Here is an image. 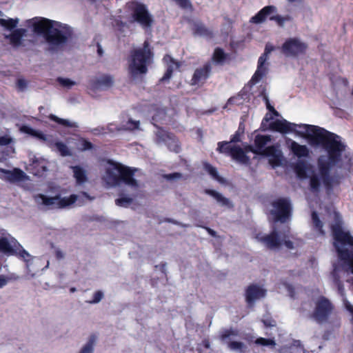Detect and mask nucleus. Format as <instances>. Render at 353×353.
<instances>
[{"label": "nucleus", "mask_w": 353, "mask_h": 353, "mask_svg": "<svg viewBox=\"0 0 353 353\" xmlns=\"http://www.w3.org/2000/svg\"><path fill=\"white\" fill-rule=\"evenodd\" d=\"M240 141V138H239V132H236L233 137L230 140V143H234V142H239Z\"/></svg>", "instance_id": "nucleus-59"}, {"label": "nucleus", "mask_w": 353, "mask_h": 353, "mask_svg": "<svg viewBox=\"0 0 353 353\" xmlns=\"http://www.w3.org/2000/svg\"><path fill=\"white\" fill-rule=\"evenodd\" d=\"M49 265H50V262H49V261H47V264H46V265L45 266V268H43V269H42V270H44L45 269L48 268Z\"/></svg>", "instance_id": "nucleus-63"}, {"label": "nucleus", "mask_w": 353, "mask_h": 353, "mask_svg": "<svg viewBox=\"0 0 353 353\" xmlns=\"http://www.w3.org/2000/svg\"><path fill=\"white\" fill-rule=\"evenodd\" d=\"M334 239V245L341 261L340 266H334L331 274V279L337 287L341 296L344 295V288L341 281L344 277L347 282L353 285V237L342 228L339 223L332 226Z\"/></svg>", "instance_id": "nucleus-2"}, {"label": "nucleus", "mask_w": 353, "mask_h": 353, "mask_svg": "<svg viewBox=\"0 0 353 353\" xmlns=\"http://www.w3.org/2000/svg\"><path fill=\"white\" fill-rule=\"evenodd\" d=\"M17 85L19 86V88L21 90H23L26 85H27V83H26V81L23 79H19L17 81Z\"/></svg>", "instance_id": "nucleus-57"}, {"label": "nucleus", "mask_w": 353, "mask_h": 353, "mask_svg": "<svg viewBox=\"0 0 353 353\" xmlns=\"http://www.w3.org/2000/svg\"><path fill=\"white\" fill-rule=\"evenodd\" d=\"M270 214L275 222H286L291 215V203L286 199H279L272 203Z\"/></svg>", "instance_id": "nucleus-9"}, {"label": "nucleus", "mask_w": 353, "mask_h": 353, "mask_svg": "<svg viewBox=\"0 0 353 353\" xmlns=\"http://www.w3.org/2000/svg\"><path fill=\"white\" fill-rule=\"evenodd\" d=\"M130 7L132 10V17L135 21L144 28L152 26L153 19L145 5L139 3H132Z\"/></svg>", "instance_id": "nucleus-12"}, {"label": "nucleus", "mask_w": 353, "mask_h": 353, "mask_svg": "<svg viewBox=\"0 0 353 353\" xmlns=\"http://www.w3.org/2000/svg\"><path fill=\"white\" fill-rule=\"evenodd\" d=\"M92 132L95 135L107 134L105 128L103 127L94 128L92 130Z\"/></svg>", "instance_id": "nucleus-51"}, {"label": "nucleus", "mask_w": 353, "mask_h": 353, "mask_svg": "<svg viewBox=\"0 0 353 353\" xmlns=\"http://www.w3.org/2000/svg\"><path fill=\"white\" fill-rule=\"evenodd\" d=\"M209 234L212 236H216V232L210 228H205Z\"/></svg>", "instance_id": "nucleus-60"}, {"label": "nucleus", "mask_w": 353, "mask_h": 353, "mask_svg": "<svg viewBox=\"0 0 353 353\" xmlns=\"http://www.w3.org/2000/svg\"><path fill=\"white\" fill-rule=\"evenodd\" d=\"M84 199L92 200V198L86 192L71 194L70 196L65 197H61L60 194L50 196L44 194H37L34 196V202L43 210L62 209L72 205L77 201L81 204Z\"/></svg>", "instance_id": "nucleus-5"}, {"label": "nucleus", "mask_w": 353, "mask_h": 353, "mask_svg": "<svg viewBox=\"0 0 353 353\" xmlns=\"http://www.w3.org/2000/svg\"><path fill=\"white\" fill-rule=\"evenodd\" d=\"M8 279V282L9 281H17L20 279V276L15 274H11L9 276L6 277Z\"/></svg>", "instance_id": "nucleus-58"}, {"label": "nucleus", "mask_w": 353, "mask_h": 353, "mask_svg": "<svg viewBox=\"0 0 353 353\" xmlns=\"http://www.w3.org/2000/svg\"><path fill=\"white\" fill-rule=\"evenodd\" d=\"M274 49V48L270 43H267L265 45L264 53L259 58H263L264 60L267 61L269 54L273 51Z\"/></svg>", "instance_id": "nucleus-46"}, {"label": "nucleus", "mask_w": 353, "mask_h": 353, "mask_svg": "<svg viewBox=\"0 0 353 353\" xmlns=\"http://www.w3.org/2000/svg\"><path fill=\"white\" fill-rule=\"evenodd\" d=\"M48 118L50 120H52L63 126H65V127H68V128H75L78 127V124L76 122L70 121L69 119H64L59 118L57 116L52 114H50L48 116Z\"/></svg>", "instance_id": "nucleus-33"}, {"label": "nucleus", "mask_w": 353, "mask_h": 353, "mask_svg": "<svg viewBox=\"0 0 353 353\" xmlns=\"http://www.w3.org/2000/svg\"><path fill=\"white\" fill-rule=\"evenodd\" d=\"M156 139L155 142L157 144L165 143L170 150H173L176 152H178L179 150V147L174 140V137H172L170 134H168L166 131L163 129H158L155 132Z\"/></svg>", "instance_id": "nucleus-14"}, {"label": "nucleus", "mask_w": 353, "mask_h": 353, "mask_svg": "<svg viewBox=\"0 0 353 353\" xmlns=\"http://www.w3.org/2000/svg\"><path fill=\"white\" fill-rule=\"evenodd\" d=\"M312 220L314 227L321 233L323 234V231L322 230L323 223L319 219L316 212L313 211L312 213Z\"/></svg>", "instance_id": "nucleus-38"}, {"label": "nucleus", "mask_w": 353, "mask_h": 353, "mask_svg": "<svg viewBox=\"0 0 353 353\" xmlns=\"http://www.w3.org/2000/svg\"><path fill=\"white\" fill-rule=\"evenodd\" d=\"M163 59L168 64V68L165 75L162 77L161 81L169 79L172 76V72L179 68V63L174 61L169 55H166Z\"/></svg>", "instance_id": "nucleus-29"}, {"label": "nucleus", "mask_w": 353, "mask_h": 353, "mask_svg": "<svg viewBox=\"0 0 353 353\" xmlns=\"http://www.w3.org/2000/svg\"><path fill=\"white\" fill-rule=\"evenodd\" d=\"M210 69L209 64H206L203 67L196 69L191 80V84L193 85H202L209 77Z\"/></svg>", "instance_id": "nucleus-19"}, {"label": "nucleus", "mask_w": 353, "mask_h": 353, "mask_svg": "<svg viewBox=\"0 0 353 353\" xmlns=\"http://www.w3.org/2000/svg\"><path fill=\"white\" fill-rule=\"evenodd\" d=\"M76 290H76V288H71L70 289V292H76Z\"/></svg>", "instance_id": "nucleus-64"}, {"label": "nucleus", "mask_w": 353, "mask_h": 353, "mask_svg": "<svg viewBox=\"0 0 353 353\" xmlns=\"http://www.w3.org/2000/svg\"><path fill=\"white\" fill-rule=\"evenodd\" d=\"M3 17V14L1 12H0V25L3 27L6 28L8 30H12L17 26L19 22L18 19H6Z\"/></svg>", "instance_id": "nucleus-34"}, {"label": "nucleus", "mask_w": 353, "mask_h": 353, "mask_svg": "<svg viewBox=\"0 0 353 353\" xmlns=\"http://www.w3.org/2000/svg\"><path fill=\"white\" fill-rule=\"evenodd\" d=\"M12 139L8 136H3L0 137V145H6L10 143Z\"/></svg>", "instance_id": "nucleus-50"}, {"label": "nucleus", "mask_w": 353, "mask_h": 353, "mask_svg": "<svg viewBox=\"0 0 353 353\" xmlns=\"http://www.w3.org/2000/svg\"><path fill=\"white\" fill-rule=\"evenodd\" d=\"M194 34L203 37L211 36L212 34V32L203 23L199 22L194 24Z\"/></svg>", "instance_id": "nucleus-36"}, {"label": "nucleus", "mask_w": 353, "mask_h": 353, "mask_svg": "<svg viewBox=\"0 0 353 353\" xmlns=\"http://www.w3.org/2000/svg\"><path fill=\"white\" fill-rule=\"evenodd\" d=\"M270 20H272V21H276L279 26L283 27L284 26V23L286 21L289 20L290 18L288 17H283L280 15H276V16H272L270 18Z\"/></svg>", "instance_id": "nucleus-45"}, {"label": "nucleus", "mask_w": 353, "mask_h": 353, "mask_svg": "<svg viewBox=\"0 0 353 353\" xmlns=\"http://www.w3.org/2000/svg\"><path fill=\"white\" fill-rule=\"evenodd\" d=\"M297 351H299L301 353H304V350L302 347H300L299 348L297 347Z\"/></svg>", "instance_id": "nucleus-62"}, {"label": "nucleus", "mask_w": 353, "mask_h": 353, "mask_svg": "<svg viewBox=\"0 0 353 353\" xmlns=\"http://www.w3.org/2000/svg\"><path fill=\"white\" fill-rule=\"evenodd\" d=\"M334 311V305L327 298L321 296L315 301V308L311 315L318 323L325 322Z\"/></svg>", "instance_id": "nucleus-11"}, {"label": "nucleus", "mask_w": 353, "mask_h": 353, "mask_svg": "<svg viewBox=\"0 0 353 353\" xmlns=\"http://www.w3.org/2000/svg\"><path fill=\"white\" fill-rule=\"evenodd\" d=\"M27 30L23 28H19L14 30L10 34L5 35L8 39L10 43L14 47L21 45L22 40L27 37Z\"/></svg>", "instance_id": "nucleus-22"}, {"label": "nucleus", "mask_w": 353, "mask_h": 353, "mask_svg": "<svg viewBox=\"0 0 353 353\" xmlns=\"http://www.w3.org/2000/svg\"><path fill=\"white\" fill-rule=\"evenodd\" d=\"M104 297V294L102 291L98 290L93 294V299L88 301L90 304H96L99 303Z\"/></svg>", "instance_id": "nucleus-44"}, {"label": "nucleus", "mask_w": 353, "mask_h": 353, "mask_svg": "<svg viewBox=\"0 0 353 353\" xmlns=\"http://www.w3.org/2000/svg\"><path fill=\"white\" fill-rule=\"evenodd\" d=\"M133 176L134 172L130 168L120 163L110 162L102 179L108 187L119 185L121 181H123L128 186L137 189L139 183Z\"/></svg>", "instance_id": "nucleus-4"}, {"label": "nucleus", "mask_w": 353, "mask_h": 353, "mask_svg": "<svg viewBox=\"0 0 353 353\" xmlns=\"http://www.w3.org/2000/svg\"><path fill=\"white\" fill-rule=\"evenodd\" d=\"M283 286L284 288L288 290V292H289V294L291 297H293L294 296V288L288 284V283H284L283 284Z\"/></svg>", "instance_id": "nucleus-54"}, {"label": "nucleus", "mask_w": 353, "mask_h": 353, "mask_svg": "<svg viewBox=\"0 0 353 353\" xmlns=\"http://www.w3.org/2000/svg\"><path fill=\"white\" fill-rule=\"evenodd\" d=\"M112 123L108 124L107 128H105L107 133H113L114 132V130L112 128Z\"/></svg>", "instance_id": "nucleus-61"}, {"label": "nucleus", "mask_w": 353, "mask_h": 353, "mask_svg": "<svg viewBox=\"0 0 353 353\" xmlns=\"http://www.w3.org/2000/svg\"><path fill=\"white\" fill-rule=\"evenodd\" d=\"M164 178L169 181L179 180L182 178V174L179 172H174L164 175Z\"/></svg>", "instance_id": "nucleus-47"}, {"label": "nucleus", "mask_w": 353, "mask_h": 353, "mask_svg": "<svg viewBox=\"0 0 353 353\" xmlns=\"http://www.w3.org/2000/svg\"><path fill=\"white\" fill-rule=\"evenodd\" d=\"M225 58V54L223 50L216 48L213 54V60L216 63H221Z\"/></svg>", "instance_id": "nucleus-40"}, {"label": "nucleus", "mask_w": 353, "mask_h": 353, "mask_svg": "<svg viewBox=\"0 0 353 353\" xmlns=\"http://www.w3.org/2000/svg\"><path fill=\"white\" fill-rule=\"evenodd\" d=\"M115 130L117 132H134L135 130H142V129L139 121L129 118L127 121H122L119 125L117 126Z\"/></svg>", "instance_id": "nucleus-23"}, {"label": "nucleus", "mask_w": 353, "mask_h": 353, "mask_svg": "<svg viewBox=\"0 0 353 353\" xmlns=\"http://www.w3.org/2000/svg\"><path fill=\"white\" fill-rule=\"evenodd\" d=\"M270 141V135H257L254 139V147L249 146V151L267 157L270 164L274 168L281 164L283 155L278 147L274 145L265 147Z\"/></svg>", "instance_id": "nucleus-7"}, {"label": "nucleus", "mask_w": 353, "mask_h": 353, "mask_svg": "<svg viewBox=\"0 0 353 353\" xmlns=\"http://www.w3.org/2000/svg\"><path fill=\"white\" fill-rule=\"evenodd\" d=\"M205 170L216 181L223 182V179L219 175L216 169L210 164L205 165Z\"/></svg>", "instance_id": "nucleus-39"}, {"label": "nucleus", "mask_w": 353, "mask_h": 353, "mask_svg": "<svg viewBox=\"0 0 353 353\" xmlns=\"http://www.w3.org/2000/svg\"><path fill=\"white\" fill-rule=\"evenodd\" d=\"M255 343L263 346H272L274 347L276 343L272 339H267L265 338L260 337L255 341Z\"/></svg>", "instance_id": "nucleus-42"}, {"label": "nucleus", "mask_w": 353, "mask_h": 353, "mask_svg": "<svg viewBox=\"0 0 353 353\" xmlns=\"http://www.w3.org/2000/svg\"><path fill=\"white\" fill-rule=\"evenodd\" d=\"M57 81L60 85L67 88H70L71 87L76 85V82L67 78H61L59 77L57 79Z\"/></svg>", "instance_id": "nucleus-43"}, {"label": "nucleus", "mask_w": 353, "mask_h": 353, "mask_svg": "<svg viewBox=\"0 0 353 353\" xmlns=\"http://www.w3.org/2000/svg\"><path fill=\"white\" fill-rule=\"evenodd\" d=\"M292 132L306 139L310 145L321 146L325 151L318 158L317 169L302 161L296 165V173L300 179H310L312 190L318 191L322 184L331 186L335 178L332 170L337 174L350 172L351 159L338 135L318 126L306 124L296 125Z\"/></svg>", "instance_id": "nucleus-1"}, {"label": "nucleus", "mask_w": 353, "mask_h": 353, "mask_svg": "<svg viewBox=\"0 0 353 353\" xmlns=\"http://www.w3.org/2000/svg\"><path fill=\"white\" fill-rule=\"evenodd\" d=\"M21 130L23 132L30 134L39 140H42L44 141H46L48 140L47 136L44 134L41 131L34 130L28 125L22 126Z\"/></svg>", "instance_id": "nucleus-32"}, {"label": "nucleus", "mask_w": 353, "mask_h": 353, "mask_svg": "<svg viewBox=\"0 0 353 353\" xmlns=\"http://www.w3.org/2000/svg\"><path fill=\"white\" fill-rule=\"evenodd\" d=\"M34 32L41 34L51 48H57L66 43L70 32L56 21L45 18H34L28 21Z\"/></svg>", "instance_id": "nucleus-3"}, {"label": "nucleus", "mask_w": 353, "mask_h": 353, "mask_svg": "<svg viewBox=\"0 0 353 353\" xmlns=\"http://www.w3.org/2000/svg\"><path fill=\"white\" fill-rule=\"evenodd\" d=\"M165 112L163 110H161L159 114H155L153 116L152 119L154 121H158L160 119H163V117L165 116Z\"/></svg>", "instance_id": "nucleus-55"}, {"label": "nucleus", "mask_w": 353, "mask_h": 353, "mask_svg": "<svg viewBox=\"0 0 353 353\" xmlns=\"http://www.w3.org/2000/svg\"><path fill=\"white\" fill-rule=\"evenodd\" d=\"M80 143L82 150H90L92 148V144L85 139H81Z\"/></svg>", "instance_id": "nucleus-49"}, {"label": "nucleus", "mask_w": 353, "mask_h": 353, "mask_svg": "<svg viewBox=\"0 0 353 353\" xmlns=\"http://www.w3.org/2000/svg\"><path fill=\"white\" fill-rule=\"evenodd\" d=\"M265 294L266 290L261 286L257 285H250L246 290V301L250 306H252L256 300L264 297Z\"/></svg>", "instance_id": "nucleus-16"}, {"label": "nucleus", "mask_w": 353, "mask_h": 353, "mask_svg": "<svg viewBox=\"0 0 353 353\" xmlns=\"http://www.w3.org/2000/svg\"><path fill=\"white\" fill-rule=\"evenodd\" d=\"M307 50V44L298 38L287 39L281 47L282 53L285 57L292 58L305 54Z\"/></svg>", "instance_id": "nucleus-10"}, {"label": "nucleus", "mask_w": 353, "mask_h": 353, "mask_svg": "<svg viewBox=\"0 0 353 353\" xmlns=\"http://www.w3.org/2000/svg\"><path fill=\"white\" fill-rule=\"evenodd\" d=\"M133 197H130L125 194H121L118 199L115 200V203L117 206L128 208L133 203Z\"/></svg>", "instance_id": "nucleus-35"}, {"label": "nucleus", "mask_w": 353, "mask_h": 353, "mask_svg": "<svg viewBox=\"0 0 353 353\" xmlns=\"http://www.w3.org/2000/svg\"><path fill=\"white\" fill-rule=\"evenodd\" d=\"M276 8L273 6H268L264 7L256 15L250 19V22L256 24L261 23L264 22L266 17L270 15L272 13L275 12Z\"/></svg>", "instance_id": "nucleus-24"}, {"label": "nucleus", "mask_w": 353, "mask_h": 353, "mask_svg": "<svg viewBox=\"0 0 353 353\" xmlns=\"http://www.w3.org/2000/svg\"><path fill=\"white\" fill-rule=\"evenodd\" d=\"M0 177L9 182L16 183L23 181L26 178V174L18 168H14L13 170L0 168Z\"/></svg>", "instance_id": "nucleus-17"}, {"label": "nucleus", "mask_w": 353, "mask_h": 353, "mask_svg": "<svg viewBox=\"0 0 353 353\" xmlns=\"http://www.w3.org/2000/svg\"><path fill=\"white\" fill-rule=\"evenodd\" d=\"M289 232V228H285L282 232L274 228L272 232L268 234H257L255 239L270 250H278L282 245H285L288 249L292 250L294 249V244L288 239Z\"/></svg>", "instance_id": "nucleus-8"}, {"label": "nucleus", "mask_w": 353, "mask_h": 353, "mask_svg": "<svg viewBox=\"0 0 353 353\" xmlns=\"http://www.w3.org/2000/svg\"><path fill=\"white\" fill-rule=\"evenodd\" d=\"M55 146L57 149V151L60 153V154L61 156L67 157V156L72 155V153L70 151L68 147L63 142H61V141L56 142Z\"/></svg>", "instance_id": "nucleus-37"}, {"label": "nucleus", "mask_w": 353, "mask_h": 353, "mask_svg": "<svg viewBox=\"0 0 353 353\" xmlns=\"http://www.w3.org/2000/svg\"><path fill=\"white\" fill-rule=\"evenodd\" d=\"M19 247H21V245L13 238H11L10 239L7 238L0 239V252L6 254H16Z\"/></svg>", "instance_id": "nucleus-18"}, {"label": "nucleus", "mask_w": 353, "mask_h": 353, "mask_svg": "<svg viewBox=\"0 0 353 353\" xmlns=\"http://www.w3.org/2000/svg\"><path fill=\"white\" fill-rule=\"evenodd\" d=\"M265 100H266V105H267V108L272 112V113L276 115V116H278L279 115V112L274 108L273 106H272L270 103H269V101L268 99V98L265 97Z\"/></svg>", "instance_id": "nucleus-53"}, {"label": "nucleus", "mask_w": 353, "mask_h": 353, "mask_svg": "<svg viewBox=\"0 0 353 353\" xmlns=\"http://www.w3.org/2000/svg\"><path fill=\"white\" fill-rule=\"evenodd\" d=\"M8 284V279L6 276L0 275V288Z\"/></svg>", "instance_id": "nucleus-56"}, {"label": "nucleus", "mask_w": 353, "mask_h": 353, "mask_svg": "<svg viewBox=\"0 0 353 353\" xmlns=\"http://www.w3.org/2000/svg\"><path fill=\"white\" fill-rule=\"evenodd\" d=\"M296 126V124L288 122L285 119H277L270 124V127L272 130L283 134L292 132V131L294 130V127Z\"/></svg>", "instance_id": "nucleus-20"}, {"label": "nucleus", "mask_w": 353, "mask_h": 353, "mask_svg": "<svg viewBox=\"0 0 353 353\" xmlns=\"http://www.w3.org/2000/svg\"><path fill=\"white\" fill-rule=\"evenodd\" d=\"M16 254H19V256L26 263V270L28 275L26 276L27 279H30V278H34L36 275L37 270L32 269V265L35 264L37 267H39V263L41 262L40 259H37L34 261V257H32L26 250L21 248V250H19V252H17Z\"/></svg>", "instance_id": "nucleus-15"}, {"label": "nucleus", "mask_w": 353, "mask_h": 353, "mask_svg": "<svg viewBox=\"0 0 353 353\" xmlns=\"http://www.w3.org/2000/svg\"><path fill=\"white\" fill-rule=\"evenodd\" d=\"M237 335L238 333L235 330H225L221 332L220 339L223 342L227 343L228 346L230 350L239 353H243L246 348V346L243 343L239 341H228V340H230L231 336H236Z\"/></svg>", "instance_id": "nucleus-13"}, {"label": "nucleus", "mask_w": 353, "mask_h": 353, "mask_svg": "<svg viewBox=\"0 0 353 353\" xmlns=\"http://www.w3.org/2000/svg\"><path fill=\"white\" fill-rule=\"evenodd\" d=\"M265 61L263 58L259 59L257 70L250 81L252 84L257 83L267 74L268 68L265 65Z\"/></svg>", "instance_id": "nucleus-27"}, {"label": "nucleus", "mask_w": 353, "mask_h": 353, "mask_svg": "<svg viewBox=\"0 0 353 353\" xmlns=\"http://www.w3.org/2000/svg\"><path fill=\"white\" fill-rule=\"evenodd\" d=\"M73 172V176L76 180L77 184L81 185L85 183L88 180L87 171L81 166H71Z\"/></svg>", "instance_id": "nucleus-28"}, {"label": "nucleus", "mask_w": 353, "mask_h": 353, "mask_svg": "<svg viewBox=\"0 0 353 353\" xmlns=\"http://www.w3.org/2000/svg\"><path fill=\"white\" fill-rule=\"evenodd\" d=\"M286 143L290 150L299 158L307 157L309 156L310 151L306 145H300L290 139H288Z\"/></svg>", "instance_id": "nucleus-21"}, {"label": "nucleus", "mask_w": 353, "mask_h": 353, "mask_svg": "<svg viewBox=\"0 0 353 353\" xmlns=\"http://www.w3.org/2000/svg\"><path fill=\"white\" fill-rule=\"evenodd\" d=\"M97 339V337L95 335L90 336L86 343L82 345L78 353H94Z\"/></svg>", "instance_id": "nucleus-30"}, {"label": "nucleus", "mask_w": 353, "mask_h": 353, "mask_svg": "<svg viewBox=\"0 0 353 353\" xmlns=\"http://www.w3.org/2000/svg\"><path fill=\"white\" fill-rule=\"evenodd\" d=\"M205 193L212 196L221 206L227 208H232L233 206L232 203L228 198L225 197L222 194L216 190L206 189L205 190Z\"/></svg>", "instance_id": "nucleus-26"}, {"label": "nucleus", "mask_w": 353, "mask_h": 353, "mask_svg": "<svg viewBox=\"0 0 353 353\" xmlns=\"http://www.w3.org/2000/svg\"><path fill=\"white\" fill-rule=\"evenodd\" d=\"M153 53L149 48V43L145 41L142 48H134L130 54L128 62V71L135 79L148 72V65L152 62Z\"/></svg>", "instance_id": "nucleus-6"}, {"label": "nucleus", "mask_w": 353, "mask_h": 353, "mask_svg": "<svg viewBox=\"0 0 353 353\" xmlns=\"http://www.w3.org/2000/svg\"><path fill=\"white\" fill-rule=\"evenodd\" d=\"M262 321L266 327H272L276 325V322L271 319H264Z\"/></svg>", "instance_id": "nucleus-52"}, {"label": "nucleus", "mask_w": 353, "mask_h": 353, "mask_svg": "<svg viewBox=\"0 0 353 353\" xmlns=\"http://www.w3.org/2000/svg\"><path fill=\"white\" fill-rule=\"evenodd\" d=\"M54 254L57 260H62L65 256V253L59 248L54 247Z\"/></svg>", "instance_id": "nucleus-48"}, {"label": "nucleus", "mask_w": 353, "mask_h": 353, "mask_svg": "<svg viewBox=\"0 0 353 353\" xmlns=\"http://www.w3.org/2000/svg\"><path fill=\"white\" fill-rule=\"evenodd\" d=\"M230 154L232 158L241 163H246L248 161L245 152L240 147H233L230 149Z\"/></svg>", "instance_id": "nucleus-31"}, {"label": "nucleus", "mask_w": 353, "mask_h": 353, "mask_svg": "<svg viewBox=\"0 0 353 353\" xmlns=\"http://www.w3.org/2000/svg\"><path fill=\"white\" fill-rule=\"evenodd\" d=\"M233 148L231 147L230 142H219L218 143V148L219 152L221 153H229L230 154V149Z\"/></svg>", "instance_id": "nucleus-41"}, {"label": "nucleus", "mask_w": 353, "mask_h": 353, "mask_svg": "<svg viewBox=\"0 0 353 353\" xmlns=\"http://www.w3.org/2000/svg\"><path fill=\"white\" fill-rule=\"evenodd\" d=\"M114 80L110 75H103L97 79L93 84L95 90H108L113 86Z\"/></svg>", "instance_id": "nucleus-25"}]
</instances>
